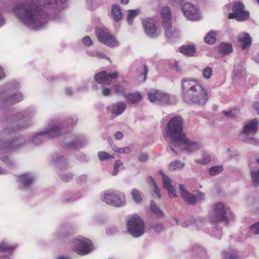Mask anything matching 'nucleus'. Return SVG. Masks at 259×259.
<instances>
[{
    "instance_id": "nucleus-1",
    "label": "nucleus",
    "mask_w": 259,
    "mask_h": 259,
    "mask_svg": "<svg viewBox=\"0 0 259 259\" xmlns=\"http://www.w3.org/2000/svg\"><path fill=\"white\" fill-rule=\"evenodd\" d=\"M183 94L186 100L194 103L203 104L208 98L207 91L198 82L193 79H184L182 81Z\"/></svg>"
},
{
    "instance_id": "nucleus-2",
    "label": "nucleus",
    "mask_w": 259,
    "mask_h": 259,
    "mask_svg": "<svg viewBox=\"0 0 259 259\" xmlns=\"http://www.w3.org/2000/svg\"><path fill=\"white\" fill-rule=\"evenodd\" d=\"M182 120L179 116L172 118L168 122L166 128V133L170 137L171 144L175 147L182 144L196 146V143L191 142L183 132Z\"/></svg>"
},
{
    "instance_id": "nucleus-3",
    "label": "nucleus",
    "mask_w": 259,
    "mask_h": 259,
    "mask_svg": "<svg viewBox=\"0 0 259 259\" xmlns=\"http://www.w3.org/2000/svg\"><path fill=\"white\" fill-rule=\"evenodd\" d=\"M126 221L127 229L134 237H140L144 233L145 224L138 214L128 216Z\"/></svg>"
},
{
    "instance_id": "nucleus-4",
    "label": "nucleus",
    "mask_w": 259,
    "mask_h": 259,
    "mask_svg": "<svg viewBox=\"0 0 259 259\" xmlns=\"http://www.w3.org/2000/svg\"><path fill=\"white\" fill-rule=\"evenodd\" d=\"M161 18V25L164 30L165 35L167 37H170L177 32L176 28L172 27L171 24V13L167 7H162L159 11Z\"/></svg>"
},
{
    "instance_id": "nucleus-5",
    "label": "nucleus",
    "mask_w": 259,
    "mask_h": 259,
    "mask_svg": "<svg viewBox=\"0 0 259 259\" xmlns=\"http://www.w3.org/2000/svg\"><path fill=\"white\" fill-rule=\"evenodd\" d=\"M72 249L79 255H85L93 249V242L87 238L79 236L74 239Z\"/></svg>"
},
{
    "instance_id": "nucleus-6",
    "label": "nucleus",
    "mask_w": 259,
    "mask_h": 259,
    "mask_svg": "<svg viewBox=\"0 0 259 259\" xmlns=\"http://www.w3.org/2000/svg\"><path fill=\"white\" fill-rule=\"evenodd\" d=\"M232 9L233 12L228 15L229 19H235L238 21H243L249 18V13L245 10V7L242 3L239 1L235 2Z\"/></svg>"
},
{
    "instance_id": "nucleus-7",
    "label": "nucleus",
    "mask_w": 259,
    "mask_h": 259,
    "mask_svg": "<svg viewBox=\"0 0 259 259\" xmlns=\"http://www.w3.org/2000/svg\"><path fill=\"white\" fill-rule=\"evenodd\" d=\"M96 35L99 40L107 46L113 48L119 45L118 41L114 36L111 34L107 29L99 28L96 31Z\"/></svg>"
},
{
    "instance_id": "nucleus-8",
    "label": "nucleus",
    "mask_w": 259,
    "mask_h": 259,
    "mask_svg": "<svg viewBox=\"0 0 259 259\" xmlns=\"http://www.w3.org/2000/svg\"><path fill=\"white\" fill-rule=\"evenodd\" d=\"M117 71L107 72L102 71L97 73L94 76V79L99 84L109 85L114 82L118 77Z\"/></svg>"
},
{
    "instance_id": "nucleus-9",
    "label": "nucleus",
    "mask_w": 259,
    "mask_h": 259,
    "mask_svg": "<svg viewBox=\"0 0 259 259\" xmlns=\"http://www.w3.org/2000/svg\"><path fill=\"white\" fill-rule=\"evenodd\" d=\"M214 212V221L215 222L227 221L229 209L226 207L221 202L214 204L213 206Z\"/></svg>"
},
{
    "instance_id": "nucleus-10",
    "label": "nucleus",
    "mask_w": 259,
    "mask_h": 259,
    "mask_svg": "<svg viewBox=\"0 0 259 259\" xmlns=\"http://www.w3.org/2000/svg\"><path fill=\"white\" fill-rule=\"evenodd\" d=\"M124 195L123 194L116 192H108L106 193L103 200L108 204L115 206H120L124 202Z\"/></svg>"
},
{
    "instance_id": "nucleus-11",
    "label": "nucleus",
    "mask_w": 259,
    "mask_h": 259,
    "mask_svg": "<svg viewBox=\"0 0 259 259\" xmlns=\"http://www.w3.org/2000/svg\"><path fill=\"white\" fill-rule=\"evenodd\" d=\"M147 95L151 102L167 103L169 100V96L167 94L156 89L150 90Z\"/></svg>"
},
{
    "instance_id": "nucleus-12",
    "label": "nucleus",
    "mask_w": 259,
    "mask_h": 259,
    "mask_svg": "<svg viewBox=\"0 0 259 259\" xmlns=\"http://www.w3.org/2000/svg\"><path fill=\"white\" fill-rule=\"evenodd\" d=\"M183 11L188 18L194 20L198 17V11L191 4H186L183 6Z\"/></svg>"
},
{
    "instance_id": "nucleus-13",
    "label": "nucleus",
    "mask_w": 259,
    "mask_h": 259,
    "mask_svg": "<svg viewBox=\"0 0 259 259\" xmlns=\"http://www.w3.org/2000/svg\"><path fill=\"white\" fill-rule=\"evenodd\" d=\"M162 182L163 187L167 190L169 196L171 198L177 197L175 190L171 185L170 179L168 177L164 176L162 177Z\"/></svg>"
},
{
    "instance_id": "nucleus-14",
    "label": "nucleus",
    "mask_w": 259,
    "mask_h": 259,
    "mask_svg": "<svg viewBox=\"0 0 259 259\" xmlns=\"http://www.w3.org/2000/svg\"><path fill=\"white\" fill-rule=\"evenodd\" d=\"M179 189L182 197L187 203L193 204L196 202V199L195 197L192 194L189 193L183 185L179 186Z\"/></svg>"
},
{
    "instance_id": "nucleus-15",
    "label": "nucleus",
    "mask_w": 259,
    "mask_h": 259,
    "mask_svg": "<svg viewBox=\"0 0 259 259\" xmlns=\"http://www.w3.org/2000/svg\"><path fill=\"white\" fill-rule=\"evenodd\" d=\"M145 31L149 35H153L156 31V28L154 21L153 20L149 19L144 20L143 22Z\"/></svg>"
},
{
    "instance_id": "nucleus-16",
    "label": "nucleus",
    "mask_w": 259,
    "mask_h": 259,
    "mask_svg": "<svg viewBox=\"0 0 259 259\" xmlns=\"http://www.w3.org/2000/svg\"><path fill=\"white\" fill-rule=\"evenodd\" d=\"M238 41L242 49L248 47L251 44V39L249 34L247 33H241L238 36Z\"/></svg>"
},
{
    "instance_id": "nucleus-17",
    "label": "nucleus",
    "mask_w": 259,
    "mask_h": 259,
    "mask_svg": "<svg viewBox=\"0 0 259 259\" xmlns=\"http://www.w3.org/2000/svg\"><path fill=\"white\" fill-rule=\"evenodd\" d=\"M179 50L181 53L188 56H193L196 53V49L192 45H184Z\"/></svg>"
},
{
    "instance_id": "nucleus-18",
    "label": "nucleus",
    "mask_w": 259,
    "mask_h": 259,
    "mask_svg": "<svg viewBox=\"0 0 259 259\" xmlns=\"http://www.w3.org/2000/svg\"><path fill=\"white\" fill-rule=\"evenodd\" d=\"M125 98L128 103L136 104L142 99V96L139 92H134L125 95Z\"/></svg>"
},
{
    "instance_id": "nucleus-19",
    "label": "nucleus",
    "mask_w": 259,
    "mask_h": 259,
    "mask_svg": "<svg viewBox=\"0 0 259 259\" xmlns=\"http://www.w3.org/2000/svg\"><path fill=\"white\" fill-rule=\"evenodd\" d=\"M258 121L256 119L249 121L247 123L245 124L243 133L247 134L249 132L255 133L257 130Z\"/></svg>"
},
{
    "instance_id": "nucleus-20",
    "label": "nucleus",
    "mask_w": 259,
    "mask_h": 259,
    "mask_svg": "<svg viewBox=\"0 0 259 259\" xmlns=\"http://www.w3.org/2000/svg\"><path fill=\"white\" fill-rule=\"evenodd\" d=\"M111 14L113 19L118 21L122 17V14L119 6L113 5L112 7Z\"/></svg>"
},
{
    "instance_id": "nucleus-21",
    "label": "nucleus",
    "mask_w": 259,
    "mask_h": 259,
    "mask_svg": "<svg viewBox=\"0 0 259 259\" xmlns=\"http://www.w3.org/2000/svg\"><path fill=\"white\" fill-rule=\"evenodd\" d=\"M219 51L221 54L227 55L232 51V47L229 44L221 43L219 47Z\"/></svg>"
},
{
    "instance_id": "nucleus-22",
    "label": "nucleus",
    "mask_w": 259,
    "mask_h": 259,
    "mask_svg": "<svg viewBox=\"0 0 259 259\" xmlns=\"http://www.w3.org/2000/svg\"><path fill=\"white\" fill-rule=\"evenodd\" d=\"M125 109V105L123 103L119 102L114 106L112 113L118 115L122 113Z\"/></svg>"
},
{
    "instance_id": "nucleus-23",
    "label": "nucleus",
    "mask_w": 259,
    "mask_h": 259,
    "mask_svg": "<svg viewBox=\"0 0 259 259\" xmlns=\"http://www.w3.org/2000/svg\"><path fill=\"white\" fill-rule=\"evenodd\" d=\"M216 33L213 31L209 32L205 38L206 42L209 44H214L216 41Z\"/></svg>"
},
{
    "instance_id": "nucleus-24",
    "label": "nucleus",
    "mask_w": 259,
    "mask_h": 259,
    "mask_svg": "<svg viewBox=\"0 0 259 259\" xmlns=\"http://www.w3.org/2000/svg\"><path fill=\"white\" fill-rule=\"evenodd\" d=\"M132 195L136 203H140L142 201V197L140 191L137 189H134L132 191Z\"/></svg>"
},
{
    "instance_id": "nucleus-25",
    "label": "nucleus",
    "mask_w": 259,
    "mask_h": 259,
    "mask_svg": "<svg viewBox=\"0 0 259 259\" xmlns=\"http://www.w3.org/2000/svg\"><path fill=\"white\" fill-rule=\"evenodd\" d=\"M223 170L222 166H214L210 167L209 170V175L211 176H214L220 174Z\"/></svg>"
},
{
    "instance_id": "nucleus-26",
    "label": "nucleus",
    "mask_w": 259,
    "mask_h": 259,
    "mask_svg": "<svg viewBox=\"0 0 259 259\" xmlns=\"http://www.w3.org/2000/svg\"><path fill=\"white\" fill-rule=\"evenodd\" d=\"M98 157L100 160L104 161L112 159L114 158L113 156L109 154L105 151H100L98 153Z\"/></svg>"
},
{
    "instance_id": "nucleus-27",
    "label": "nucleus",
    "mask_w": 259,
    "mask_h": 259,
    "mask_svg": "<svg viewBox=\"0 0 259 259\" xmlns=\"http://www.w3.org/2000/svg\"><path fill=\"white\" fill-rule=\"evenodd\" d=\"M184 164L182 163L175 161L170 163L169 165V168L170 170H175L182 168Z\"/></svg>"
},
{
    "instance_id": "nucleus-28",
    "label": "nucleus",
    "mask_w": 259,
    "mask_h": 259,
    "mask_svg": "<svg viewBox=\"0 0 259 259\" xmlns=\"http://www.w3.org/2000/svg\"><path fill=\"white\" fill-rule=\"evenodd\" d=\"M113 90L116 94H122L124 97L125 95H126L125 89L120 84H116L114 85Z\"/></svg>"
},
{
    "instance_id": "nucleus-29",
    "label": "nucleus",
    "mask_w": 259,
    "mask_h": 259,
    "mask_svg": "<svg viewBox=\"0 0 259 259\" xmlns=\"http://www.w3.org/2000/svg\"><path fill=\"white\" fill-rule=\"evenodd\" d=\"M151 210L158 218L163 216V212L154 204H151Z\"/></svg>"
},
{
    "instance_id": "nucleus-30",
    "label": "nucleus",
    "mask_w": 259,
    "mask_h": 259,
    "mask_svg": "<svg viewBox=\"0 0 259 259\" xmlns=\"http://www.w3.org/2000/svg\"><path fill=\"white\" fill-rule=\"evenodd\" d=\"M21 182L24 185H28L31 183L32 180L27 175H23L19 177Z\"/></svg>"
},
{
    "instance_id": "nucleus-31",
    "label": "nucleus",
    "mask_w": 259,
    "mask_h": 259,
    "mask_svg": "<svg viewBox=\"0 0 259 259\" xmlns=\"http://www.w3.org/2000/svg\"><path fill=\"white\" fill-rule=\"evenodd\" d=\"M202 155L203 156L202 159L198 160V162L199 163L204 164L210 161L211 158L209 154L205 152H203Z\"/></svg>"
},
{
    "instance_id": "nucleus-32",
    "label": "nucleus",
    "mask_w": 259,
    "mask_h": 259,
    "mask_svg": "<svg viewBox=\"0 0 259 259\" xmlns=\"http://www.w3.org/2000/svg\"><path fill=\"white\" fill-rule=\"evenodd\" d=\"M196 143V146H192V145H190V144H189V145H185L184 144H182L180 145H176V147H175L174 146L172 145L171 144V143L170 142V146L171 147V150L172 151H174L175 152V153H177V152H175L174 151V148H177L178 146H180L181 145H184L187 148V149L189 151H191V150H194V149H195L197 147L198 144L196 143Z\"/></svg>"
},
{
    "instance_id": "nucleus-33",
    "label": "nucleus",
    "mask_w": 259,
    "mask_h": 259,
    "mask_svg": "<svg viewBox=\"0 0 259 259\" xmlns=\"http://www.w3.org/2000/svg\"><path fill=\"white\" fill-rule=\"evenodd\" d=\"M122 164H123V163L120 160H117L115 161L114 165L113 170L112 171L113 176H115L117 175V174L118 171V168L119 167H120L121 166H122Z\"/></svg>"
},
{
    "instance_id": "nucleus-34",
    "label": "nucleus",
    "mask_w": 259,
    "mask_h": 259,
    "mask_svg": "<svg viewBox=\"0 0 259 259\" xmlns=\"http://www.w3.org/2000/svg\"><path fill=\"white\" fill-rule=\"evenodd\" d=\"M251 177L253 181V183L255 185L259 184V171H252L251 173Z\"/></svg>"
},
{
    "instance_id": "nucleus-35",
    "label": "nucleus",
    "mask_w": 259,
    "mask_h": 259,
    "mask_svg": "<svg viewBox=\"0 0 259 259\" xmlns=\"http://www.w3.org/2000/svg\"><path fill=\"white\" fill-rule=\"evenodd\" d=\"M212 71L211 68L209 67L205 68L203 71V76L206 79H209L211 76Z\"/></svg>"
},
{
    "instance_id": "nucleus-36",
    "label": "nucleus",
    "mask_w": 259,
    "mask_h": 259,
    "mask_svg": "<svg viewBox=\"0 0 259 259\" xmlns=\"http://www.w3.org/2000/svg\"><path fill=\"white\" fill-rule=\"evenodd\" d=\"M250 231L254 234H259V222L249 227Z\"/></svg>"
},
{
    "instance_id": "nucleus-37",
    "label": "nucleus",
    "mask_w": 259,
    "mask_h": 259,
    "mask_svg": "<svg viewBox=\"0 0 259 259\" xmlns=\"http://www.w3.org/2000/svg\"><path fill=\"white\" fill-rule=\"evenodd\" d=\"M137 15V12L135 10H130L128 12L127 21L128 23H131L134 17Z\"/></svg>"
},
{
    "instance_id": "nucleus-38",
    "label": "nucleus",
    "mask_w": 259,
    "mask_h": 259,
    "mask_svg": "<svg viewBox=\"0 0 259 259\" xmlns=\"http://www.w3.org/2000/svg\"><path fill=\"white\" fill-rule=\"evenodd\" d=\"M60 128L58 127H54V128H52L51 131L49 132V135L51 137H55L59 135L60 133Z\"/></svg>"
},
{
    "instance_id": "nucleus-39",
    "label": "nucleus",
    "mask_w": 259,
    "mask_h": 259,
    "mask_svg": "<svg viewBox=\"0 0 259 259\" xmlns=\"http://www.w3.org/2000/svg\"><path fill=\"white\" fill-rule=\"evenodd\" d=\"M139 70L140 72H143V80L145 81L146 79V76L148 73V68L145 65H143L142 67L139 68Z\"/></svg>"
},
{
    "instance_id": "nucleus-40",
    "label": "nucleus",
    "mask_w": 259,
    "mask_h": 259,
    "mask_svg": "<svg viewBox=\"0 0 259 259\" xmlns=\"http://www.w3.org/2000/svg\"><path fill=\"white\" fill-rule=\"evenodd\" d=\"M83 44L86 46H91L93 45V42L91 38L89 36H85L82 39Z\"/></svg>"
},
{
    "instance_id": "nucleus-41",
    "label": "nucleus",
    "mask_w": 259,
    "mask_h": 259,
    "mask_svg": "<svg viewBox=\"0 0 259 259\" xmlns=\"http://www.w3.org/2000/svg\"><path fill=\"white\" fill-rule=\"evenodd\" d=\"M234 110H231L229 111H223V114L227 117H233L235 115V113L234 112Z\"/></svg>"
},
{
    "instance_id": "nucleus-42",
    "label": "nucleus",
    "mask_w": 259,
    "mask_h": 259,
    "mask_svg": "<svg viewBox=\"0 0 259 259\" xmlns=\"http://www.w3.org/2000/svg\"><path fill=\"white\" fill-rule=\"evenodd\" d=\"M131 152V148L129 147H125L123 148H120V154H128Z\"/></svg>"
},
{
    "instance_id": "nucleus-43",
    "label": "nucleus",
    "mask_w": 259,
    "mask_h": 259,
    "mask_svg": "<svg viewBox=\"0 0 259 259\" xmlns=\"http://www.w3.org/2000/svg\"><path fill=\"white\" fill-rule=\"evenodd\" d=\"M115 138L117 140H121L123 137V135L121 132H117L114 135Z\"/></svg>"
},
{
    "instance_id": "nucleus-44",
    "label": "nucleus",
    "mask_w": 259,
    "mask_h": 259,
    "mask_svg": "<svg viewBox=\"0 0 259 259\" xmlns=\"http://www.w3.org/2000/svg\"><path fill=\"white\" fill-rule=\"evenodd\" d=\"M102 94L104 96H107L110 95V90L108 88H104L102 89Z\"/></svg>"
},
{
    "instance_id": "nucleus-45",
    "label": "nucleus",
    "mask_w": 259,
    "mask_h": 259,
    "mask_svg": "<svg viewBox=\"0 0 259 259\" xmlns=\"http://www.w3.org/2000/svg\"><path fill=\"white\" fill-rule=\"evenodd\" d=\"M37 2L40 6H45L49 4L48 0H37Z\"/></svg>"
},
{
    "instance_id": "nucleus-46",
    "label": "nucleus",
    "mask_w": 259,
    "mask_h": 259,
    "mask_svg": "<svg viewBox=\"0 0 259 259\" xmlns=\"http://www.w3.org/2000/svg\"><path fill=\"white\" fill-rule=\"evenodd\" d=\"M97 57H98L99 58H105V59H109V58L108 57H106V55L101 53H97Z\"/></svg>"
},
{
    "instance_id": "nucleus-47",
    "label": "nucleus",
    "mask_w": 259,
    "mask_h": 259,
    "mask_svg": "<svg viewBox=\"0 0 259 259\" xmlns=\"http://www.w3.org/2000/svg\"><path fill=\"white\" fill-rule=\"evenodd\" d=\"M154 191L157 194V196L159 197H160L161 196H160V191H159V188L157 187V186H155V188H154Z\"/></svg>"
},
{
    "instance_id": "nucleus-48",
    "label": "nucleus",
    "mask_w": 259,
    "mask_h": 259,
    "mask_svg": "<svg viewBox=\"0 0 259 259\" xmlns=\"http://www.w3.org/2000/svg\"><path fill=\"white\" fill-rule=\"evenodd\" d=\"M113 150H114L115 152H117V153H120V148H118V147H116V146H115V147L113 148Z\"/></svg>"
},
{
    "instance_id": "nucleus-49",
    "label": "nucleus",
    "mask_w": 259,
    "mask_h": 259,
    "mask_svg": "<svg viewBox=\"0 0 259 259\" xmlns=\"http://www.w3.org/2000/svg\"><path fill=\"white\" fill-rule=\"evenodd\" d=\"M254 108L256 110H257L258 114H259V103H257L254 105Z\"/></svg>"
},
{
    "instance_id": "nucleus-50",
    "label": "nucleus",
    "mask_w": 259,
    "mask_h": 259,
    "mask_svg": "<svg viewBox=\"0 0 259 259\" xmlns=\"http://www.w3.org/2000/svg\"><path fill=\"white\" fill-rule=\"evenodd\" d=\"M130 0H120V3L124 5H127L129 3Z\"/></svg>"
},
{
    "instance_id": "nucleus-51",
    "label": "nucleus",
    "mask_w": 259,
    "mask_h": 259,
    "mask_svg": "<svg viewBox=\"0 0 259 259\" xmlns=\"http://www.w3.org/2000/svg\"><path fill=\"white\" fill-rule=\"evenodd\" d=\"M4 77V72L1 68H0V79Z\"/></svg>"
},
{
    "instance_id": "nucleus-52",
    "label": "nucleus",
    "mask_w": 259,
    "mask_h": 259,
    "mask_svg": "<svg viewBox=\"0 0 259 259\" xmlns=\"http://www.w3.org/2000/svg\"><path fill=\"white\" fill-rule=\"evenodd\" d=\"M256 60L259 63V54L256 57Z\"/></svg>"
},
{
    "instance_id": "nucleus-53",
    "label": "nucleus",
    "mask_w": 259,
    "mask_h": 259,
    "mask_svg": "<svg viewBox=\"0 0 259 259\" xmlns=\"http://www.w3.org/2000/svg\"><path fill=\"white\" fill-rule=\"evenodd\" d=\"M58 259H67V258L65 257H59Z\"/></svg>"
},
{
    "instance_id": "nucleus-54",
    "label": "nucleus",
    "mask_w": 259,
    "mask_h": 259,
    "mask_svg": "<svg viewBox=\"0 0 259 259\" xmlns=\"http://www.w3.org/2000/svg\"><path fill=\"white\" fill-rule=\"evenodd\" d=\"M257 162L258 163H259V159H258L257 160Z\"/></svg>"
},
{
    "instance_id": "nucleus-55",
    "label": "nucleus",
    "mask_w": 259,
    "mask_h": 259,
    "mask_svg": "<svg viewBox=\"0 0 259 259\" xmlns=\"http://www.w3.org/2000/svg\"><path fill=\"white\" fill-rule=\"evenodd\" d=\"M22 100V98L21 97V98H20V99L19 100V101H20V100Z\"/></svg>"
},
{
    "instance_id": "nucleus-56",
    "label": "nucleus",
    "mask_w": 259,
    "mask_h": 259,
    "mask_svg": "<svg viewBox=\"0 0 259 259\" xmlns=\"http://www.w3.org/2000/svg\"><path fill=\"white\" fill-rule=\"evenodd\" d=\"M256 1H257V2L258 3V4H259V0H256Z\"/></svg>"
}]
</instances>
